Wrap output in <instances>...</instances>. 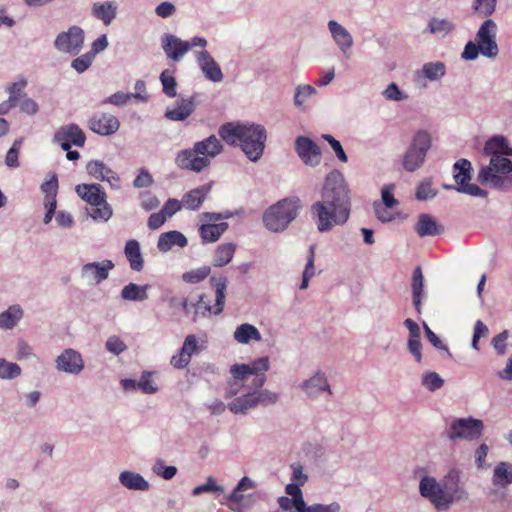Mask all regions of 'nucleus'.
Segmentation results:
<instances>
[{
    "label": "nucleus",
    "instance_id": "1",
    "mask_svg": "<svg viewBox=\"0 0 512 512\" xmlns=\"http://www.w3.org/2000/svg\"><path fill=\"white\" fill-rule=\"evenodd\" d=\"M311 219L319 233L344 226L351 215V192L344 175L333 170L325 177L321 199L310 207Z\"/></svg>",
    "mask_w": 512,
    "mask_h": 512
},
{
    "label": "nucleus",
    "instance_id": "2",
    "mask_svg": "<svg viewBox=\"0 0 512 512\" xmlns=\"http://www.w3.org/2000/svg\"><path fill=\"white\" fill-rule=\"evenodd\" d=\"M462 477V470L455 466L450 467L441 480L432 475H423L419 480V494L437 511H447L455 502L469 499Z\"/></svg>",
    "mask_w": 512,
    "mask_h": 512
},
{
    "label": "nucleus",
    "instance_id": "3",
    "mask_svg": "<svg viewBox=\"0 0 512 512\" xmlns=\"http://www.w3.org/2000/svg\"><path fill=\"white\" fill-rule=\"evenodd\" d=\"M220 137L230 146L238 147L252 162L262 157L266 141L267 130L255 122H229L219 129Z\"/></svg>",
    "mask_w": 512,
    "mask_h": 512
},
{
    "label": "nucleus",
    "instance_id": "4",
    "mask_svg": "<svg viewBox=\"0 0 512 512\" xmlns=\"http://www.w3.org/2000/svg\"><path fill=\"white\" fill-rule=\"evenodd\" d=\"M483 151L491 158L489 165L480 170L478 180L484 185L501 188L504 184V175L512 171V161L504 157L512 156V148L503 135H496L486 141Z\"/></svg>",
    "mask_w": 512,
    "mask_h": 512
},
{
    "label": "nucleus",
    "instance_id": "5",
    "mask_svg": "<svg viewBox=\"0 0 512 512\" xmlns=\"http://www.w3.org/2000/svg\"><path fill=\"white\" fill-rule=\"evenodd\" d=\"M270 369V359L262 356L250 364H233L225 388V398L237 395L241 388H262L267 380L265 373Z\"/></svg>",
    "mask_w": 512,
    "mask_h": 512
},
{
    "label": "nucleus",
    "instance_id": "6",
    "mask_svg": "<svg viewBox=\"0 0 512 512\" xmlns=\"http://www.w3.org/2000/svg\"><path fill=\"white\" fill-rule=\"evenodd\" d=\"M212 286L215 288V303L210 305L204 295L199 296L197 301L190 299H182L180 306L184 310L185 315L192 317L193 322H197L200 318H204L210 314L218 315L224 309L227 278L223 275L212 276L210 278Z\"/></svg>",
    "mask_w": 512,
    "mask_h": 512
},
{
    "label": "nucleus",
    "instance_id": "7",
    "mask_svg": "<svg viewBox=\"0 0 512 512\" xmlns=\"http://www.w3.org/2000/svg\"><path fill=\"white\" fill-rule=\"evenodd\" d=\"M497 25L492 19H486L479 27L475 40L468 41L461 53V58L474 61L479 55L494 59L499 53L496 42Z\"/></svg>",
    "mask_w": 512,
    "mask_h": 512
},
{
    "label": "nucleus",
    "instance_id": "8",
    "mask_svg": "<svg viewBox=\"0 0 512 512\" xmlns=\"http://www.w3.org/2000/svg\"><path fill=\"white\" fill-rule=\"evenodd\" d=\"M302 204L299 198H285L268 207L263 213V224L267 230L281 233L298 216Z\"/></svg>",
    "mask_w": 512,
    "mask_h": 512
},
{
    "label": "nucleus",
    "instance_id": "9",
    "mask_svg": "<svg viewBox=\"0 0 512 512\" xmlns=\"http://www.w3.org/2000/svg\"><path fill=\"white\" fill-rule=\"evenodd\" d=\"M233 400L228 404V409L233 414H246L249 410L257 406H268L275 404L278 399V393L262 388H241Z\"/></svg>",
    "mask_w": 512,
    "mask_h": 512
},
{
    "label": "nucleus",
    "instance_id": "10",
    "mask_svg": "<svg viewBox=\"0 0 512 512\" xmlns=\"http://www.w3.org/2000/svg\"><path fill=\"white\" fill-rule=\"evenodd\" d=\"M432 145L431 134L426 130H418L412 136L411 142L402 157V166L407 172L420 169Z\"/></svg>",
    "mask_w": 512,
    "mask_h": 512
},
{
    "label": "nucleus",
    "instance_id": "11",
    "mask_svg": "<svg viewBox=\"0 0 512 512\" xmlns=\"http://www.w3.org/2000/svg\"><path fill=\"white\" fill-rule=\"evenodd\" d=\"M208 41L202 36H194L190 41L176 35L165 33L161 37V46L168 59L179 62L192 48H206Z\"/></svg>",
    "mask_w": 512,
    "mask_h": 512
},
{
    "label": "nucleus",
    "instance_id": "12",
    "mask_svg": "<svg viewBox=\"0 0 512 512\" xmlns=\"http://www.w3.org/2000/svg\"><path fill=\"white\" fill-rule=\"evenodd\" d=\"M230 217L229 213L203 212L199 214L198 232L203 243H214L228 229V223L222 220Z\"/></svg>",
    "mask_w": 512,
    "mask_h": 512
},
{
    "label": "nucleus",
    "instance_id": "13",
    "mask_svg": "<svg viewBox=\"0 0 512 512\" xmlns=\"http://www.w3.org/2000/svg\"><path fill=\"white\" fill-rule=\"evenodd\" d=\"M484 429L481 420L473 417L453 419L446 431L449 440L455 442L457 440L474 441L480 438Z\"/></svg>",
    "mask_w": 512,
    "mask_h": 512
},
{
    "label": "nucleus",
    "instance_id": "14",
    "mask_svg": "<svg viewBox=\"0 0 512 512\" xmlns=\"http://www.w3.org/2000/svg\"><path fill=\"white\" fill-rule=\"evenodd\" d=\"M472 166L467 159H460L453 165V178L457 186H445L446 189H455L460 193L470 196L485 198L487 192L475 184L469 183L471 180Z\"/></svg>",
    "mask_w": 512,
    "mask_h": 512
},
{
    "label": "nucleus",
    "instance_id": "15",
    "mask_svg": "<svg viewBox=\"0 0 512 512\" xmlns=\"http://www.w3.org/2000/svg\"><path fill=\"white\" fill-rule=\"evenodd\" d=\"M308 399H318L322 395L332 396L333 390L325 371L317 369L298 386Z\"/></svg>",
    "mask_w": 512,
    "mask_h": 512
},
{
    "label": "nucleus",
    "instance_id": "16",
    "mask_svg": "<svg viewBox=\"0 0 512 512\" xmlns=\"http://www.w3.org/2000/svg\"><path fill=\"white\" fill-rule=\"evenodd\" d=\"M327 29L330 38L341 55L350 58L354 46L352 33L337 20L331 19L327 22Z\"/></svg>",
    "mask_w": 512,
    "mask_h": 512
},
{
    "label": "nucleus",
    "instance_id": "17",
    "mask_svg": "<svg viewBox=\"0 0 512 512\" xmlns=\"http://www.w3.org/2000/svg\"><path fill=\"white\" fill-rule=\"evenodd\" d=\"M53 142L60 145L64 151H68L72 146L83 147L86 136L77 124L69 123L57 129L53 136Z\"/></svg>",
    "mask_w": 512,
    "mask_h": 512
},
{
    "label": "nucleus",
    "instance_id": "18",
    "mask_svg": "<svg viewBox=\"0 0 512 512\" xmlns=\"http://www.w3.org/2000/svg\"><path fill=\"white\" fill-rule=\"evenodd\" d=\"M84 44V31L78 26H72L67 31L61 32L55 39V48L63 53L76 55Z\"/></svg>",
    "mask_w": 512,
    "mask_h": 512
},
{
    "label": "nucleus",
    "instance_id": "19",
    "mask_svg": "<svg viewBox=\"0 0 512 512\" xmlns=\"http://www.w3.org/2000/svg\"><path fill=\"white\" fill-rule=\"evenodd\" d=\"M294 147L297 156L304 165L315 168L320 165L322 153L320 147L307 136H298L295 139Z\"/></svg>",
    "mask_w": 512,
    "mask_h": 512
},
{
    "label": "nucleus",
    "instance_id": "20",
    "mask_svg": "<svg viewBox=\"0 0 512 512\" xmlns=\"http://www.w3.org/2000/svg\"><path fill=\"white\" fill-rule=\"evenodd\" d=\"M113 268L114 263L108 259L86 263L81 268L80 277L87 285H98L108 278Z\"/></svg>",
    "mask_w": 512,
    "mask_h": 512
},
{
    "label": "nucleus",
    "instance_id": "21",
    "mask_svg": "<svg viewBox=\"0 0 512 512\" xmlns=\"http://www.w3.org/2000/svg\"><path fill=\"white\" fill-rule=\"evenodd\" d=\"M86 171L93 179L106 182L111 189H121V178L106 163L100 160H91L86 165Z\"/></svg>",
    "mask_w": 512,
    "mask_h": 512
},
{
    "label": "nucleus",
    "instance_id": "22",
    "mask_svg": "<svg viewBox=\"0 0 512 512\" xmlns=\"http://www.w3.org/2000/svg\"><path fill=\"white\" fill-rule=\"evenodd\" d=\"M41 191L44 194L43 205L46 209L43 222L49 224L54 217L57 207L58 178L54 172H50L41 184Z\"/></svg>",
    "mask_w": 512,
    "mask_h": 512
},
{
    "label": "nucleus",
    "instance_id": "23",
    "mask_svg": "<svg viewBox=\"0 0 512 512\" xmlns=\"http://www.w3.org/2000/svg\"><path fill=\"white\" fill-rule=\"evenodd\" d=\"M195 61L204 77L214 83L221 82L224 78L220 65L210 52L205 48L194 52Z\"/></svg>",
    "mask_w": 512,
    "mask_h": 512
},
{
    "label": "nucleus",
    "instance_id": "24",
    "mask_svg": "<svg viewBox=\"0 0 512 512\" xmlns=\"http://www.w3.org/2000/svg\"><path fill=\"white\" fill-rule=\"evenodd\" d=\"M446 75V65L441 61L424 63L414 74V83L417 87L426 88L428 82L441 81Z\"/></svg>",
    "mask_w": 512,
    "mask_h": 512
},
{
    "label": "nucleus",
    "instance_id": "25",
    "mask_svg": "<svg viewBox=\"0 0 512 512\" xmlns=\"http://www.w3.org/2000/svg\"><path fill=\"white\" fill-rule=\"evenodd\" d=\"M55 363L58 371L69 375H78L85 367L81 353L73 348L64 349L56 358Z\"/></svg>",
    "mask_w": 512,
    "mask_h": 512
},
{
    "label": "nucleus",
    "instance_id": "26",
    "mask_svg": "<svg viewBox=\"0 0 512 512\" xmlns=\"http://www.w3.org/2000/svg\"><path fill=\"white\" fill-rule=\"evenodd\" d=\"M175 164L180 169L199 173L210 165V161L207 157L200 156L193 146L192 149H185L178 152L175 158Z\"/></svg>",
    "mask_w": 512,
    "mask_h": 512
},
{
    "label": "nucleus",
    "instance_id": "27",
    "mask_svg": "<svg viewBox=\"0 0 512 512\" xmlns=\"http://www.w3.org/2000/svg\"><path fill=\"white\" fill-rule=\"evenodd\" d=\"M120 122L118 118L109 113L93 115L88 121V128L96 134L109 136L118 131Z\"/></svg>",
    "mask_w": 512,
    "mask_h": 512
},
{
    "label": "nucleus",
    "instance_id": "28",
    "mask_svg": "<svg viewBox=\"0 0 512 512\" xmlns=\"http://www.w3.org/2000/svg\"><path fill=\"white\" fill-rule=\"evenodd\" d=\"M75 191L80 198L91 206H98L107 201V195L103 187L97 183L79 184L76 186Z\"/></svg>",
    "mask_w": 512,
    "mask_h": 512
},
{
    "label": "nucleus",
    "instance_id": "29",
    "mask_svg": "<svg viewBox=\"0 0 512 512\" xmlns=\"http://www.w3.org/2000/svg\"><path fill=\"white\" fill-rule=\"evenodd\" d=\"M195 107L194 97H180L173 107L166 109L165 117L171 121H184L194 112Z\"/></svg>",
    "mask_w": 512,
    "mask_h": 512
},
{
    "label": "nucleus",
    "instance_id": "30",
    "mask_svg": "<svg viewBox=\"0 0 512 512\" xmlns=\"http://www.w3.org/2000/svg\"><path fill=\"white\" fill-rule=\"evenodd\" d=\"M457 29L456 22L449 17L433 16L426 26V31L434 36L445 38Z\"/></svg>",
    "mask_w": 512,
    "mask_h": 512
},
{
    "label": "nucleus",
    "instance_id": "31",
    "mask_svg": "<svg viewBox=\"0 0 512 512\" xmlns=\"http://www.w3.org/2000/svg\"><path fill=\"white\" fill-rule=\"evenodd\" d=\"M233 340L239 345H251L262 341L259 329L250 323H242L236 326L233 332Z\"/></svg>",
    "mask_w": 512,
    "mask_h": 512
},
{
    "label": "nucleus",
    "instance_id": "32",
    "mask_svg": "<svg viewBox=\"0 0 512 512\" xmlns=\"http://www.w3.org/2000/svg\"><path fill=\"white\" fill-rule=\"evenodd\" d=\"M414 230L420 237L440 235L444 228L438 224L436 219L430 214H420L414 225Z\"/></svg>",
    "mask_w": 512,
    "mask_h": 512
},
{
    "label": "nucleus",
    "instance_id": "33",
    "mask_svg": "<svg viewBox=\"0 0 512 512\" xmlns=\"http://www.w3.org/2000/svg\"><path fill=\"white\" fill-rule=\"evenodd\" d=\"M118 480L120 484L128 490L144 492L150 489L149 482L140 473L135 471H121Z\"/></svg>",
    "mask_w": 512,
    "mask_h": 512
},
{
    "label": "nucleus",
    "instance_id": "34",
    "mask_svg": "<svg viewBox=\"0 0 512 512\" xmlns=\"http://www.w3.org/2000/svg\"><path fill=\"white\" fill-rule=\"evenodd\" d=\"M118 5L114 1L95 2L91 7V14L104 25L108 26L116 18Z\"/></svg>",
    "mask_w": 512,
    "mask_h": 512
},
{
    "label": "nucleus",
    "instance_id": "35",
    "mask_svg": "<svg viewBox=\"0 0 512 512\" xmlns=\"http://www.w3.org/2000/svg\"><path fill=\"white\" fill-rule=\"evenodd\" d=\"M411 290L415 310L418 314H421L422 301L426 298V292L424 289V276L420 267L415 268L413 271Z\"/></svg>",
    "mask_w": 512,
    "mask_h": 512
},
{
    "label": "nucleus",
    "instance_id": "36",
    "mask_svg": "<svg viewBox=\"0 0 512 512\" xmlns=\"http://www.w3.org/2000/svg\"><path fill=\"white\" fill-rule=\"evenodd\" d=\"M187 244L188 240L186 236L179 231L173 230L160 234L157 242V248L159 251L165 253L175 246L183 248Z\"/></svg>",
    "mask_w": 512,
    "mask_h": 512
},
{
    "label": "nucleus",
    "instance_id": "37",
    "mask_svg": "<svg viewBox=\"0 0 512 512\" xmlns=\"http://www.w3.org/2000/svg\"><path fill=\"white\" fill-rule=\"evenodd\" d=\"M208 346V338L205 333L196 335L188 334L182 344L181 350L191 359L193 354L204 351Z\"/></svg>",
    "mask_w": 512,
    "mask_h": 512
},
{
    "label": "nucleus",
    "instance_id": "38",
    "mask_svg": "<svg viewBox=\"0 0 512 512\" xmlns=\"http://www.w3.org/2000/svg\"><path fill=\"white\" fill-rule=\"evenodd\" d=\"M194 147L200 156L207 157L209 161L211 158H214L220 154L223 149L220 140L214 135H211L202 141L196 142Z\"/></svg>",
    "mask_w": 512,
    "mask_h": 512
},
{
    "label": "nucleus",
    "instance_id": "39",
    "mask_svg": "<svg viewBox=\"0 0 512 512\" xmlns=\"http://www.w3.org/2000/svg\"><path fill=\"white\" fill-rule=\"evenodd\" d=\"M124 254L132 270L139 272L143 269L144 260L137 240L131 239L126 242Z\"/></svg>",
    "mask_w": 512,
    "mask_h": 512
},
{
    "label": "nucleus",
    "instance_id": "40",
    "mask_svg": "<svg viewBox=\"0 0 512 512\" xmlns=\"http://www.w3.org/2000/svg\"><path fill=\"white\" fill-rule=\"evenodd\" d=\"M209 192V185H203L187 192L181 200L183 207L190 210L198 209L205 200V198L207 197V195L209 194Z\"/></svg>",
    "mask_w": 512,
    "mask_h": 512
},
{
    "label": "nucleus",
    "instance_id": "41",
    "mask_svg": "<svg viewBox=\"0 0 512 512\" xmlns=\"http://www.w3.org/2000/svg\"><path fill=\"white\" fill-rule=\"evenodd\" d=\"M235 251L236 245L233 243L219 244L213 253L212 266L220 268L228 265L233 259Z\"/></svg>",
    "mask_w": 512,
    "mask_h": 512
},
{
    "label": "nucleus",
    "instance_id": "42",
    "mask_svg": "<svg viewBox=\"0 0 512 512\" xmlns=\"http://www.w3.org/2000/svg\"><path fill=\"white\" fill-rule=\"evenodd\" d=\"M492 482L495 486L504 488L512 483V463L500 462L493 471Z\"/></svg>",
    "mask_w": 512,
    "mask_h": 512
},
{
    "label": "nucleus",
    "instance_id": "43",
    "mask_svg": "<svg viewBox=\"0 0 512 512\" xmlns=\"http://www.w3.org/2000/svg\"><path fill=\"white\" fill-rule=\"evenodd\" d=\"M150 287L149 284L140 286L135 283H129L122 288L121 297L126 301H145L148 298L147 291Z\"/></svg>",
    "mask_w": 512,
    "mask_h": 512
},
{
    "label": "nucleus",
    "instance_id": "44",
    "mask_svg": "<svg viewBox=\"0 0 512 512\" xmlns=\"http://www.w3.org/2000/svg\"><path fill=\"white\" fill-rule=\"evenodd\" d=\"M132 98L136 99L138 102L146 103L148 101V95L142 93H124L122 91H118L104 100L105 104H112L115 106H124L126 105Z\"/></svg>",
    "mask_w": 512,
    "mask_h": 512
},
{
    "label": "nucleus",
    "instance_id": "45",
    "mask_svg": "<svg viewBox=\"0 0 512 512\" xmlns=\"http://www.w3.org/2000/svg\"><path fill=\"white\" fill-rule=\"evenodd\" d=\"M23 316V310L19 305H12L6 311L0 313V329H12Z\"/></svg>",
    "mask_w": 512,
    "mask_h": 512
},
{
    "label": "nucleus",
    "instance_id": "46",
    "mask_svg": "<svg viewBox=\"0 0 512 512\" xmlns=\"http://www.w3.org/2000/svg\"><path fill=\"white\" fill-rule=\"evenodd\" d=\"M317 94V90L310 84H300L295 88L294 105L301 111L306 110L308 99Z\"/></svg>",
    "mask_w": 512,
    "mask_h": 512
},
{
    "label": "nucleus",
    "instance_id": "47",
    "mask_svg": "<svg viewBox=\"0 0 512 512\" xmlns=\"http://www.w3.org/2000/svg\"><path fill=\"white\" fill-rule=\"evenodd\" d=\"M420 382L429 392H436L444 386V379L437 372L426 370L421 374Z\"/></svg>",
    "mask_w": 512,
    "mask_h": 512
},
{
    "label": "nucleus",
    "instance_id": "48",
    "mask_svg": "<svg viewBox=\"0 0 512 512\" xmlns=\"http://www.w3.org/2000/svg\"><path fill=\"white\" fill-rule=\"evenodd\" d=\"M159 78L162 84L163 93L169 98L176 97L177 81L175 78V71L171 69H165L162 71Z\"/></svg>",
    "mask_w": 512,
    "mask_h": 512
},
{
    "label": "nucleus",
    "instance_id": "49",
    "mask_svg": "<svg viewBox=\"0 0 512 512\" xmlns=\"http://www.w3.org/2000/svg\"><path fill=\"white\" fill-rule=\"evenodd\" d=\"M151 471L164 480H171L176 476L178 469L176 466L167 465L164 459L157 458L151 466Z\"/></svg>",
    "mask_w": 512,
    "mask_h": 512
},
{
    "label": "nucleus",
    "instance_id": "50",
    "mask_svg": "<svg viewBox=\"0 0 512 512\" xmlns=\"http://www.w3.org/2000/svg\"><path fill=\"white\" fill-rule=\"evenodd\" d=\"M138 390L145 394H155L159 390V385L154 379V372L144 370L138 380Z\"/></svg>",
    "mask_w": 512,
    "mask_h": 512
},
{
    "label": "nucleus",
    "instance_id": "51",
    "mask_svg": "<svg viewBox=\"0 0 512 512\" xmlns=\"http://www.w3.org/2000/svg\"><path fill=\"white\" fill-rule=\"evenodd\" d=\"M87 213L96 222H107L112 217L113 210L110 204L105 201V203L98 206H91Z\"/></svg>",
    "mask_w": 512,
    "mask_h": 512
},
{
    "label": "nucleus",
    "instance_id": "52",
    "mask_svg": "<svg viewBox=\"0 0 512 512\" xmlns=\"http://www.w3.org/2000/svg\"><path fill=\"white\" fill-rule=\"evenodd\" d=\"M211 272V267L204 265L191 269L182 274V280L188 284H197L206 279Z\"/></svg>",
    "mask_w": 512,
    "mask_h": 512
},
{
    "label": "nucleus",
    "instance_id": "53",
    "mask_svg": "<svg viewBox=\"0 0 512 512\" xmlns=\"http://www.w3.org/2000/svg\"><path fill=\"white\" fill-rule=\"evenodd\" d=\"M382 96L387 101L392 102H402L408 99V94L401 90L395 82L387 85V87L382 91Z\"/></svg>",
    "mask_w": 512,
    "mask_h": 512
},
{
    "label": "nucleus",
    "instance_id": "54",
    "mask_svg": "<svg viewBox=\"0 0 512 512\" xmlns=\"http://www.w3.org/2000/svg\"><path fill=\"white\" fill-rule=\"evenodd\" d=\"M224 491V487L222 485L217 484L213 477H208L204 484L193 488L192 494L194 496H199L202 493L210 492L219 495L222 494Z\"/></svg>",
    "mask_w": 512,
    "mask_h": 512
},
{
    "label": "nucleus",
    "instance_id": "55",
    "mask_svg": "<svg viewBox=\"0 0 512 512\" xmlns=\"http://www.w3.org/2000/svg\"><path fill=\"white\" fill-rule=\"evenodd\" d=\"M497 0H474L473 10L481 17L491 16L496 9Z\"/></svg>",
    "mask_w": 512,
    "mask_h": 512
},
{
    "label": "nucleus",
    "instance_id": "56",
    "mask_svg": "<svg viewBox=\"0 0 512 512\" xmlns=\"http://www.w3.org/2000/svg\"><path fill=\"white\" fill-rule=\"evenodd\" d=\"M105 349L114 356H119L124 353L128 346L127 344L117 335H111L105 342Z\"/></svg>",
    "mask_w": 512,
    "mask_h": 512
},
{
    "label": "nucleus",
    "instance_id": "57",
    "mask_svg": "<svg viewBox=\"0 0 512 512\" xmlns=\"http://www.w3.org/2000/svg\"><path fill=\"white\" fill-rule=\"evenodd\" d=\"M21 374V368L16 363L0 359V378L14 379Z\"/></svg>",
    "mask_w": 512,
    "mask_h": 512
},
{
    "label": "nucleus",
    "instance_id": "58",
    "mask_svg": "<svg viewBox=\"0 0 512 512\" xmlns=\"http://www.w3.org/2000/svg\"><path fill=\"white\" fill-rule=\"evenodd\" d=\"M278 504L281 509L292 512H304L305 501L304 499H293L282 496L278 499Z\"/></svg>",
    "mask_w": 512,
    "mask_h": 512
},
{
    "label": "nucleus",
    "instance_id": "59",
    "mask_svg": "<svg viewBox=\"0 0 512 512\" xmlns=\"http://www.w3.org/2000/svg\"><path fill=\"white\" fill-rule=\"evenodd\" d=\"M373 209L376 218L382 223H389L395 219V215L391 211L392 208L380 204V201H375L373 203Z\"/></svg>",
    "mask_w": 512,
    "mask_h": 512
},
{
    "label": "nucleus",
    "instance_id": "60",
    "mask_svg": "<svg viewBox=\"0 0 512 512\" xmlns=\"http://www.w3.org/2000/svg\"><path fill=\"white\" fill-rule=\"evenodd\" d=\"M94 60L93 53L86 52L71 62V67L78 73L85 72Z\"/></svg>",
    "mask_w": 512,
    "mask_h": 512
},
{
    "label": "nucleus",
    "instance_id": "61",
    "mask_svg": "<svg viewBox=\"0 0 512 512\" xmlns=\"http://www.w3.org/2000/svg\"><path fill=\"white\" fill-rule=\"evenodd\" d=\"M322 138L328 142V144L334 151V153L339 161H341L343 163H346L348 161V157H347L341 143L337 139H335L330 134H323Z\"/></svg>",
    "mask_w": 512,
    "mask_h": 512
},
{
    "label": "nucleus",
    "instance_id": "62",
    "mask_svg": "<svg viewBox=\"0 0 512 512\" xmlns=\"http://www.w3.org/2000/svg\"><path fill=\"white\" fill-rule=\"evenodd\" d=\"M341 505L334 501L329 504L314 503L312 505H306L304 512H340Z\"/></svg>",
    "mask_w": 512,
    "mask_h": 512
},
{
    "label": "nucleus",
    "instance_id": "63",
    "mask_svg": "<svg viewBox=\"0 0 512 512\" xmlns=\"http://www.w3.org/2000/svg\"><path fill=\"white\" fill-rule=\"evenodd\" d=\"M395 186L393 184L385 185L381 190V201L380 204L385 205L386 207L395 208L399 202L394 197L393 191Z\"/></svg>",
    "mask_w": 512,
    "mask_h": 512
},
{
    "label": "nucleus",
    "instance_id": "64",
    "mask_svg": "<svg viewBox=\"0 0 512 512\" xmlns=\"http://www.w3.org/2000/svg\"><path fill=\"white\" fill-rule=\"evenodd\" d=\"M436 191L432 188L429 180L422 181L416 190V198L420 201L428 200L435 197Z\"/></svg>",
    "mask_w": 512,
    "mask_h": 512
}]
</instances>
